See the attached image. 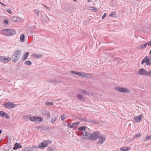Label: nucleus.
Wrapping results in <instances>:
<instances>
[{"instance_id":"obj_58","label":"nucleus","mask_w":151,"mask_h":151,"mask_svg":"<svg viewBox=\"0 0 151 151\" xmlns=\"http://www.w3.org/2000/svg\"><path fill=\"white\" fill-rule=\"evenodd\" d=\"M2 130H0V134L2 133Z\"/></svg>"},{"instance_id":"obj_14","label":"nucleus","mask_w":151,"mask_h":151,"mask_svg":"<svg viewBox=\"0 0 151 151\" xmlns=\"http://www.w3.org/2000/svg\"><path fill=\"white\" fill-rule=\"evenodd\" d=\"M37 128L38 129H40L41 130H47L49 129V127H47L46 126H39L37 127Z\"/></svg>"},{"instance_id":"obj_2","label":"nucleus","mask_w":151,"mask_h":151,"mask_svg":"<svg viewBox=\"0 0 151 151\" xmlns=\"http://www.w3.org/2000/svg\"><path fill=\"white\" fill-rule=\"evenodd\" d=\"M21 52L20 50H17L13 54L12 58L13 62H16L19 59L21 56Z\"/></svg>"},{"instance_id":"obj_1","label":"nucleus","mask_w":151,"mask_h":151,"mask_svg":"<svg viewBox=\"0 0 151 151\" xmlns=\"http://www.w3.org/2000/svg\"><path fill=\"white\" fill-rule=\"evenodd\" d=\"M2 34L6 36H12L16 33V31L12 29H5L1 30Z\"/></svg>"},{"instance_id":"obj_60","label":"nucleus","mask_w":151,"mask_h":151,"mask_svg":"<svg viewBox=\"0 0 151 151\" xmlns=\"http://www.w3.org/2000/svg\"><path fill=\"white\" fill-rule=\"evenodd\" d=\"M149 53V54H151V50H150V51Z\"/></svg>"},{"instance_id":"obj_54","label":"nucleus","mask_w":151,"mask_h":151,"mask_svg":"<svg viewBox=\"0 0 151 151\" xmlns=\"http://www.w3.org/2000/svg\"><path fill=\"white\" fill-rule=\"evenodd\" d=\"M44 6L47 9H48V10H50V9L49 8V7H48V6H46V5H44Z\"/></svg>"},{"instance_id":"obj_35","label":"nucleus","mask_w":151,"mask_h":151,"mask_svg":"<svg viewBox=\"0 0 151 151\" xmlns=\"http://www.w3.org/2000/svg\"><path fill=\"white\" fill-rule=\"evenodd\" d=\"M83 121H86V122H89L90 123H91L92 124H93L94 122V121L91 120V119H89L88 120H87L86 119H84V120H83Z\"/></svg>"},{"instance_id":"obj_4","label":"nucleus","mask_w":151,"mask_h":151,"mask_svg":"<svg viewBox=\"0 0 151 151\" xmlns=\"http://www.w3.org/2000/svg\"><path fill=\"white\" fill-rule=\"evenodd\" d=\"M91 136H90V139L92 141L95 140L97 139L99 135H100V133L99 132L96 131L94 132L92 134H91Z\"/></svg>"},{"instance_id":"obj_52","label":"nucleus","mask_w":151,"mask_h":151,"mask_svg":"<svg viewBox=\"0 0 151 151\" xmlns=\"http://www.w3.org/2000/svg\"><path fill=\"white\" fill-rule=\"evenodd\" d=\"M57 82V81L56 80H52L51 81V82L53 83H54Z\"/></svg>"},{"instance_id":"obj_16","label":"nucleus","mask_w":151,"mask_h":151,"mask_svg":"<svg viewBox=\"0 0 151 151\" xmlns=\"http://www.w3.org/2000/svg\"><path fill=\"white\" fill-rule=\"evenodd\" d=\"M121 151H127L129 150L128 147H122L120 148Z\"/></svg>"},{"instance_id":"obj_40","label":"nucleus","mask_w":151,"mask_h":151,"mask_svg":"<svg viewBox=\"0 0 151 151\" xmlns=\"http://www.w3.org/2000/svg\"><path fill=\"white\" fill-rule=\"evenodd\" d=\"M84 74H85V73L80 72L79 73V76H82V77H84V76H85Z\"/></svg>"},{"instance_id":"obj_22","label":"nucleus","mask_w":151,"mask_h":151,"mask_svg":"<svg viewBox=\"0 0 151 151\" xmlns=\"http://www.w3.org/2000/svg\"><path fill=\"white\" fill-rule=\"evenodd\" d=\"M24 34H22L20 36V42L24 41Z\"/></svg>"},{"instance_id":"obj_30","label":"nucleus","mask_w":151,"mask_h":151,"mask_svg":"<svg viewBox=\"0 0 151 151\" xmlns=\"http://www.w3.org/2000/svg\"><path fill=\"white\" fill-rule=\"evenodd\" d=\"M55 150V147H49L47 149L48 151H53Z\"/></svg>"},{"instance_id":"obj_9","label":"nucleus","mask_w":151,"mask_h":151,"mask_svg":"<svg viewBox=\"0 0 151 151\" xmlns=\"http://www.w3.org/2000/svg\"><path fill=\"white\" fill-rule=\"evenodd\" d=\"M98 138L99 140L97 142V143L99 145H101L105 141L106 139V137L104 135H99Z\"/></svg>"},{"instance_id":"obj_61","label":"nucleus","mask_w":151,"mask_h":151,"mask_svg":"<svg viewBox=\"0 0 151 151\" xmlns=\"http://www.w3.org/2000/svg\"><path fill=\"white\" fill-rule=\"evenodd\" d=\"M17 18H16V19H15V20H17Z\"/></svg>"},{"instance_id":"obj_56","label":"nucleus","mask_w":151,"mask_h":151,"mask_svg":"<svg viewBox=\"0 0 151 151\" xmlns=\"http://www.w3.org/2000/svg\"><path fill=\"white\" fill-rule=\"evenodd\" d=\"M0 4H1L2 5L4 6H6V5H5L2 2H0Z\"/></svg>"},{"instance_id":"obj_45","label":"nucleus","mask_w":151,"mask_h":151,"mask_svg":"<svg viewBox=\"0 0 151 151\" xmlns=\"http://www.w3.org/2000/svg\"><path fill=\"white\" fill-rule=\"evenodd\" d=\"M67 127L68 128H73V127L72 124H70V123H68V124H67Z\"/></svg>"},{"instance_id":"obj_28","label":"nucleus","mask_w":151,"mask_h":151,"mask_svg":"<svg viewBox=\"0 0 151 151\" xmlns=\"http://www.w3.org/2000/svg\"><path fill=\"white\" fill-rule=\"evenodd\" d=\"M44 142L46 144H47V146L49 144L51 143L52 142V141L50 139H47L46 140H44Z\"/></svg>"},{"instance_id":"obj_3","label":"nucleus","mask_w":151,"mask_h":151,"mask_svg":"<svg viewBox=\"0 0 151 151\" xmlns=\"http://www.w3.org/2000/svg\"><path fill=\"white\" fill-rule=\"evenodd\" d=\"M139 73L140 75H142L144 76H151V71L149 70L148 71L145 70L143 68H140L139 71Z\"/></svg>"},{"instance_id":"obj_39","label":"nucleus","mask_w":151,"mask_h":151,"mask_svg":"<svg viewBox=\"0 0 151 151\" xmlns=\"http://www.w3.org/2000/svg\"><path fill=\"white\" fill-rule=\"evenodd\" d=\"M85 95H87L89 96H90V95L93 96V94L92 92H91L90 93L89 92L86 91Z\"/></svg>"},{"instance_id":"obj_27","label":"nucleus","mask_w":151,"mask_h":151,"mask_svg":"<svg viewBox=\"0 0 151 151\" xmlns=\"http://www.w3.org/2000/svg\"><path fill=\"white\" fill-rule=\"evenodd\" d=\"M34 57L37 59L42 58V55L41 54L35 55H34Z\"/></svg>"},{"instance_id":"obj_31","label":"nucleus","mask_w":151,"mask_h":151,"mask_svg":"<svg viewBox=\"0 0 151 151\" xmlns=\"http://www.w3.org/2000/svg\"><path fill=\"white\" fill-rule=\"evenodd\" d=\"M84 77L87 78H91V75L89 73H85Z\"/></svg>"},{"instance_id":"obj_8","label":"nucleus","mask_w":151,"mask_h":151,"mask_svg":"<svg viewBox=\"0 0 151 151\" xmlns=\"http://www.w3.org/2000/svg\"><path fill=\"white\" fill-rule=\"evenodd\" d=\"M3 106L7 108H12L14 107L16 105L10 102H8L3 104Z\"/></svg>"},{"instance_id":"obj_6","label":"nucleus","mask_w":151,"mask_h":151,"mask_svg":"<svg viewBox=\"0 0 151 151\" xmlns=\"http://www.w3.org/2000/svg\"><path fill=\"white\" fill-rule=\"evenodd\" d=\"M81 135L82 138L85 139H90V136L91 135L90 133L86 131L82 132Z\"/></svg>"},{"instance_id":"obj_29","label":"nucleus","mask_w":151,"mask_h":151,"mask_svg":"<svg viewBox=\"0 0 151 151\" xmlns=\"http://www.w3.org/2000/svg\"><path fill=\"white\" fill-rule=\"evenodd\" d=\"M116 13L115 12H112L110 13L109 16L111 17H115V16Z\"/></svg>"},{"instance_id":"obj_48","label":"nucleus","mask_w":151,"mask_h":151,"mask_svg":"<svg viewBox=\"0 0 151 151\" xmlns=\"http://www.w3.org/2000/svg\"><path fill=\"white\" fill-rule=\"evenodd\" d=\"M106 16V13H105L103 15V16L102 17V19H104Z\"/></svg>"},{"instance_id":"obj_5","label":"nucleus","mask_w":151,"mask_h":151,"mask_svg":"<svg viewBox=\"0 0 151 151\" xmlns=\"http://www.w3.org/2000/svg\"><path fill=\"white\" fill-rule=\"evenodd\" d=\"M114 88L117 91L121 92L130 93L131 91L130 90L124 88H122L119 86L115 87Z\"/></svg>"},{"instance_id":"obj_34","label":"nucleus","mask_w":151,"mask_h":151,"mask_svg":"<svg viewBox=\"0 0 151 151\" xmlns=\"http://www.w3.org/2000/svg\"><path fill=\"white\" fill-rule=\"evenodd\" d=\"M45 104L47 106H51L53 104V103L52 102L48 101L46 102Z\"/></svg>"},{"instance_id":"obj_19","label":"nucleus","mask_w":151,"mask_h":151,"mask_svg":"<svg viewBox=\"0 0 151 151\" xmlns=\"http://www.w3.org/2000/svg\"><path fill=\"white\" fill-rule=\"evenodd\" d=\"M78 98L82 101H84L85 99L82 96L81 94H78L77 95Z\"/></svg>"},{"instance_id":"obj_50","label":"nucleus","mask_w":151,"mask_h":151,"mask_svg":"<svg viewBox=\"0 0 151 151\" xmlns=\"http://www.w3.org/2000/svg\"><path fill=\"white\" fill-rule=\"evenodd\" d=\"M141 134L140 133H139L135 135V137H140L141 136Z\"/></svg>"},{"instance_id":"obj_44","label":"nucleus","mask_w":151,"mask_h":151,"mask_svg":"<svg viewBox=\"0 0 151 151\" xmlns=\"http://www.w3.org/2000/svg\"><path fill=\"white\" fill-rule=\"evenodd\" d=\"M64 116L65 115L64 114H63L61 116V120L62 121H63L66 118V117Z\"/></svg>"},{"instance_id":"obj_21","label":"nucleus","mask_w":151,"mask_h":151,"mask_svg":"<svg viewBox=\"0 0 151 151\" xmlns=\"http://www.w3.org/2000/svg\"><path fill=\"white\" fill-rule=\"evenodd\" d=\"M29 119L30 121L32 122H36V117L35 116H32L29 117Z\"/></svg>"},{"instance_id":"obj_17","label":"nucleus","mask_w":151,"mask_h":151,"mask_svg":"<svg viewBox=\"0 0 151 151\" xmlns=\"http://www.w3.org/2000/svg\"><path fill=\"white\" fill-rule=\"evenodd\" d=\"M147 45V44H142L138 47V49H143L146 48Z\"/></svg>"},{"instance_id":"obj_32","label":"nucleus","mask_w":151,"mask_h":151,"mask_svg":"<svg viewBox=\"0 0 151 151\" xmlns=\"http://www.w3.org/2000/svg\"><path fill=\"white\" fill-rule=\"evenodd\" d=\"M34 12L37 16L39 17V11L37 9H35L34 11Z\"/></svg>"},{"instance_id":"obj_41","label":"nucleus","mask_w":151,"mask_h":151,"mask_svg":"<svg viewBox=\"0 0 151 151\" xmlns=\"http://www.w3.org/2000/svg\"><path fill=\"white\" fill-rule=\"evenodd\" d=\"M5 118V119H9L10 118V116L9 115L6 113V114H5V115L4 116Z\"/></svg>"},{"instance_id":"obj_43","label":"nucleus","mask_w":151,"mask_h":151,"mask_svg":"<svg viewBox=\"0 0 151 151\" xmlns=\"http://www.w3.org/2000/svg\"><path fill=\"white\" fill-rule=\"evenodd\" d=\"M46 115L47 116V119L49 118V119H50V117H51V116L50 115V113L49 112H48L46 114Z\"/></svg>"},{"instance_id":"obj_13","label":"nucleus","mask_w":151,"mask_h":151,"mask_svg":"<svg viewBox=\"0 0 151 151\" xmlns=\"http://www.w3.org/2000/svg\"><path fill=\"white\" fill-rule=\"evenodd\" d=\"M148 58L149 57L147 56L145 58V59L146 64L147 65H151V61H150Z\"/></svg>"},{"instance_id":"obj_24","label":"nucleus","mask_w":151,"mask_h":151,"mask_svg":"<svg viewBox=\"0 0 151 151\" xmlns=\"http://www.w3.org/2000/svg\"><path fill=\"white\" fill-rule=\"evenodd\" d=\"M80 124V122H76L75 123H73L71 124L72 125L73 128L75 127H76V126L78 125L79 124Z\"/></svg>"},{"instance_id":"obj_49","label":"nucleus","mask_w":151,"mask_h":151,"mask_svg":"<svg viewBox=\"0 0 151 151\" xmlns=\"http://www.w3.org/2000/svg\"><path fill=\"white\" fill-rule=\"evenodd\" d=\"M145 62V60L144 58L142 61L141 64L143 65Z\"/></svg>"},{"instance_id":"obj_47","label":"nucleus","mask_w":151,"mask_h":151,"mask_svg":"<svg viewBox=\"0 0 151 151\" xmlns=\"http://www.w3.org/2000/svg\"><path fill=\"white\" fill-rule=\"evenodd\" d=\"M4 22L6 24H7L9 23V21L7 19H5L4 20Z\"/></svg>"},{"instance_id":"obj_18","label":"nucleus","mask_w":151,"mask_h":151,"mask_svg":"<svg viewBox=\"0 0 151 151\" xmlns=\"http://www.w3.org/2000/svg\"><path fill=\"white\" fill-rule=\"evenodd\" d=\"M38 148L37 146H33L32 147H29V151H35Z\"/></svg>"},{"instance_id":"obj_23","label":"nucleus","mask_w":151,"mask_h":151,"mask_svg":"<svg viewBox=\"0 0 151 151\" xmlns=\"http://www.w3.org/2000/svg\"><path fill=\"white\" fill-rule=\"evenodd\" d=\"M29 55V53L28 52H26V53L24 55V58L23 59V61H24L27 59Z\"/></svg>"},{"instance_id":"obj_33","label":"nucleus","mask_w":151,"mask_h":151,"mask_svg":"<svg viewBox=\"0 0 151 151\" xmlns=\"http://www.w3.org/2000/svg\"><path fill=\"white\" fill-rule=\"evenodd\" d=\"M70 72L71 73L75 74L79 76L80 72H77L74 71H71Z\"/></svg>"},{"instance_id":"obj_46","label":"nucleus","mask_w":151,"mask_h":151,"mask_svg":"<svg viewBox=\"0 0 151 151\" xmlns=\"http://www.w3.org/2000/svg\"><path fill=\"white\" fill-rule=\"evenodd\" d=\"M91 8H92V10L94 12H96L97 11V9L96 8H95V7H91Z\"/></svg>"},{"instance_id":"obj_36","label":"nucleus","mask_w":151,"mask_h":151,"mask_svg":"<svg viewBox=\"0 0 151 151\" xmlns=\"http://www.w3.org/2000/svg\"><path fill=\"white\" fill-rule=\"evenodd\" d=\"M6 11L8 12V13L12 14V9H11L9 8L7 9L6 10Z\"/></svg>"},{"instance_id":"obj_55","label":"nucleus","mask_w":151,"mask_h":151,"mask_svg":"<svg viewBox=\"0 0 151 151\" xmlns=\"http://www.w3.org/2000/svg\"><path fill=\"white\" fill-rule=\"evenodd\" d=\"M99 123L98 122L96 121H94V122L93 124H98Z\"/></svg>"},{"instance_id":"obj_53","label":"nucleus","mask_w":151,"mask_h":151,"mask_svg":"<svg viewBox=\"0 0 151 151\" xmlns=\"http://www.w3.org/2000/svg\"><path fill=\"white\" fill-rule=\"evenodd\" d=\"M147 138V139L148 140L151 139V135L148 136Z\"/></svg>"},{"instance_id":"obj_12","label":"nucleus","mask_w":151,"mask_h":151,"mask_svg":"<svg viewBox=\"0 0 151 151\" xmlns=\"http://www.w3.org/2000/svg\"><path fill=\"white\" fill-rule=\"evenodd\" d=\"M22 147L20 144L18 143H16L14 145L13 147V149L14 150H16L17 149L21 148Z\"/></svg>"},{"instance_id":"obj_38","label":"nucleus","mask_w":151,"mask_h":151,"mask_svg":"<svg viewBox=\"0 0 151 151\" xmlns=\"http://www.w3.org/2000/svg\"><path fill=\"white\" fill-rule=\"evenodd\" d=\"M30 148L29 147H25L22 151H29Z\"/></svg>"},{"instance_id":"obj_51","label":"nucleus","mask_w":151,"mask_h":151,"mask_svg":"<svg viewBox=\"0 0 151 151\" xmlns=\"http://www.w3.org/2000/svg\"><path fill=\"white\" fill-rule=\"evenodd\" d=\"M146 44H147V45H148V46H151V42H148L146 43Z\"/></svg>"},{"instance_id":"obj_26","label":"nucleus","mask_w":151,"mask_h":151,"mask_svg":"<svg viewBox=\"0 0 151 151\" xmlns=\"http://www.w3.org/2000/svg\"><path fill=\"white\" fill-rule=\"evenodd\" d=\"M6 113H5V112L2 111H0V116H1V117H3L5 115V114H6Z\"/></svg>"},{"instance_id":"obj_42","label":"nucleus","mask_w":151,"mask_h":151,"mask_svg":"<svg viewBox=\"0 0 151 151\" xmlns=\"http://www.w3.org/2000/svg\"><path fill=\"white\" fill-rule=\"evenodd\" d=\"M57 118L56 117H55L53 119H52L51 120V122L52 124H53L55 122Z\"/></svg>"},{"instance_id":"obj_37","label":"nucleus","mask_w":151,"mask_h":151,"mask_svg":"<svg viewBox=\"0 0 151 151\" xmlns=\"http://www.w3.org/2000/svg\"><path fill=\"white\" fill-rule=\"evenodd\" d=\"M86 91L85 90L81 89L80 90V92L81 93L86 94Z\"/></svg>"},{"instance_id":"obj_15","label":"nucleus","mask_w":151,"mask_h":151,"mask_svg":"<svg viewBox=\"0 0 151 151\" xmlns=\"http://www.w3.org/2000/svg\"><path fill=\"white\" fill-rule=\"evenodd\" d=\"M87 128V127L86 126H81L80 127H79L78 129V130L79 131H85V130Z\"/></svg>"},{"instance_id":"obj_7","label":"nucleus","mask_w":151,"mask_h":151,"mask_svg":"<svg viewBox=\"0 0 151 151\" xmlns=\"http://www.w3.org/2000/svg\"><path fill=\"white\" fill-rule=\"evenodd\" d=\"M10 60V58L9 57H5L4 56H0V62L2 63H8L9 62Z\"/></svg>"},{"instance_id":"obj_20","label":"nucleus","mask_w":151,"mask_h":151,"mask_svg":"<svg viewBox=\"0 0 151 151\" xmlns=\"http://www.w3.org/2000/svg\"><path fill=\"white\" fill-rule=\"evenodd\" d=\"M43 120V119L41 118L40 117L38 116L36 117V122L38 121L39 122H41Z\"/></svg>"},{"instance_id":"obj_11","label":"nucleus","mask_w":151,"mask_h":151,"mask_svg":"<svg viewBox=\"0 0 151 151\" xmlns=\"http://www.w3.org/2000/svg\"><path fill=\"white\" fill-rule=\"evenodd\" d=\"M47 146V144L45 143L44 142V141L42 143L39 144V148L42 149H44Z\"/></svg>"},{"instance_id":"obj_10","label":"nucleus","mask_w":151,"mask_h":151,"mask_svg":"<svg viewBox=\"0 0 151 151\" xmlns=\"http://www.w3.org/2000/svg\"><path fill=\"white\" fill-rule=\"evenodd\" d=\"M143 116V115L141 114L139 116L134 117V122H141L142 121Z\"/></svg>"},{"instance_id":"obj_57","label":"nucleus","mask_w":151,"mask_h":151,"mask_svg":"<svg viewBox=\"0 0 151 151\" xmlns=\"http://www.w3.org/2000/svg\"><path fill=\"white\" fill-rule=\"evenodd\" d=\"M87 1L88 3H90L91 2L90 0H87Z\"/></svg>"},{"instance_id":"obj_25","label":"nucleus","mask_w":151,"mask_h":151,"mask_svg":"<svg viewBox=\"0 0 151 151\" xmlns=\"http://www.w3.org/2000/svg\"><path fill=\"white\" fill-rule=\"evenodd\" d=\"M24 64L27 65H30L32 64V63L30 61H27L24 62Z\"/></svg>"},{"instance_id":"obj_59","label":"nucleus","mask_w":151,"mask_h":151,"mask_svg":"<svg viewBox=\"0 0 151 151\" xmlns=\"http://www.w3.org/2000/svg\"><path fill=\"white\" fill-rule=\"evenodd\" d=\"M136 137H135V135L134 137L133 138V140L134 139L136 138Z\"/></svg>"}]
</instances>
